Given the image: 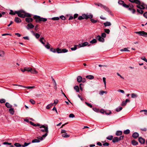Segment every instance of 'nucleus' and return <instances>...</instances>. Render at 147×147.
<instances>
[{"label":"nucleus","instance_id":"f257e3e1","mask_svg":"<svg viewBox=\"0 0 147 147\" xmlns=\"http://www.w3.org/2000/svg\"><path fill=\"white\" fill-rule=\"evenodd\" d=\"M40 128L41 129H39V131L43 132H46L45 134L42 135V137H40L39 138L40 140H42L43 139V138H45L48 135V134L49 132L48 126L47 125H42L40 127Z\"/></svg>","mask_w":147,"mask_h":147},{"label":"nucleus","instance_id":"f03ea898","mask_svg":"<svg viewBox=\"0 0 147 147\" xmlns=\"http://www.w3.org/2000/svg\"><path fill=\"white\" fill-rule=\"evenodd\" d=\"M33 18L35 19L36 22H40L41 21L45 22L47 21V19L41 18L40 16H34Z\"/></svg>","mask_w":147,"mask_h":147},{"label":"nucleus","instance_id":"7ed1b4c3","mask_svg":"<svg viewBox=\"0 0 147 147\" xmlns=\"http://www.w3.org/2000/svg\"><path fill=\"white\" fill-rule=\"evenodd\" d=\"M16 13L18 14V17L22 18H25L24 14L25 11H24L22 10L18 11Z\"/></svg>","mask_w":147,"mask_h":147},{"label":"nucleus","instance_id":"20e7f679","mask_svg":"<svg viewBox=\"0 0 147 147\" xmlns=\"http://www.w3.org/2000/svg\"><path fill=\"white\" fill-rule=\"evenodd\" d=\"M82 16L84 19H88V18H92L93 17V15L91 14H82Z\"/></svg>","mask_w":147,"mask_h":147},{"label":"nucleus","instance_id":"39448f33","mask_svg":"<svg viewBox=\"0 0 147 147\" xmlns=\"http://www.w3.org/2000/svg\"><path fill=\"white\" fill-rule=\"evenodd\" d=\"M56 51L57 53H65L68 51V50L66 49H61L59 48L56 49Z\"/></svg>","mask_w":147,"mask_h":147},{"label":"nucleus","instance_id":"423d86ee","mask_svg":"<svg viewBox=\"0 0 147 147\" xmlns=\"http://www.w3.org/2000/svg\"><path fill=\"white\" fill-rule=\"evenodd\" d=\"M137 34H138L140 36H144L145 37L147 36V33L144 31L136 32H135Z\"/></svg>","mask_w":147,"mask_h":147},{"label":"nucleus","instance_id":"0eeeda50","mask_svg":"<svg viewBox=\"0 0 147 147\" xmlns=\"http://www.w3.org/2000/svg\"><path fill=\"white\" fill-rule=\"evenodd\" d=\"M102 7L103 8L105 11L108 12L111 15H113V14L112 13L111 11L108 8V7L105 6L103 5L102 6Z\"/></svg>","mask_w":147,"mask_h":147},{"label":"nucleus","instance_id":"6e6552de","mask_svg":"<svg viewBox=\"0 0 147 147\" xmlns=\"http://www.w3.org/2000/svg\"><path fill=\"white\" fill-rule=\"evenodd\" d=\"M88 43L87 42H84L81 44H79L78 45L79 46V48L86 46L88 45Z\"/></svg>","mask_w":147,"mask_h":147},{"label":"nucleus","instance_id":"1a4fd4ad","mask_svg":"<svg viewBox=\"0 0 147 147\" xmlns=\"http://www.w3.org/2000/svg\"><path fill=\"white\" fill-rule=\"evenodd\" d=\"M96 38L100 42H103L105 41V39L99 35L96 36Z\"/></svg>","mask_w":147,"mask_h":147},{"label":"nucleus","instance_id":"9d476101","mask_svg":"<svg viewBox=\"0 0 147 147\" xmlns=\"http://www.w3.org/2000/svg\"><path fill=\"white\" fill-rule=\"evenodd\" d=\"M129 1L131 3H135L138 5L141 4L140 1L139 0H129Z\"/></svg>","mask_w":147,"mask_h":147},{"label":"nucleus","instance_id":"9b49d317","mask_svg":"<svg viewBox=\"0 0 147 147\" xmlns=\"http://www.w3.org/2000/svg\"><path fill=\"white\" fill-rule=\"evenodd\" d=\"M14 20L17 23H20L22 21L21 19L18 17H16Z\"/></svg>","mask_w":147,"mask_h":147},{"label":"nucleus","instance_id":"f8f14e48","mask_svg":"<svg viewBox=\"0 0 147 147\" xmlns=\"http://www.w3.org/2000/svg\"><path fill=\"white\" fill-rule=\"evenodd\" d=\"M139 142L141 144H144L145 142V140L142 137H139L138 139Z\"/></svg>","mask_w":147,"mask_h":147},{"label":"nucleus","instance_id":"ddd939ff","mask_svg":"<svg viewBox=\"0 0 147 147\" xmlns=\"http://www.w3.org/2000/svg\"><path fill=\"white\" fill-rule=\"evenodd\" d=\"M103 24L105 27L110 26L111 25V23L109 22H106L104 23Z\"/></svg>","mask_w":147,"mask_h":147},{"label":"nucleus","instance_id":"4468645a","mask_svg":"<svg viewBox=\"0 0 147 147\" xmlns=\"http://www.w3.org/2000/svg\"><path fill=\"white\" fill-rule=\"evenodd\" d=\"M27 28L29 29V28H32L34 27V26L31 23H29L27 25Z\"/></svg>","mask_w":147,"mask_h":147},{"label":"nucleus","instance_id":"2eb2a0df","mask_svg":"<svg viewBox=\"0 0 147 147\" xmlns=\"http://www.w3.org/2000/svg\"><path fill=\"white\" fill-rule=\"evenodd\" d=\"M25 21L28 23H30L33 21V19L31 18H25Z\"/></svg>","mask_w":147,"mask_h":147},{"label":"nucleus","instance_id":"dca6fc26","mask_svg":"<svg viewBox=\"0 0 147 147\" xmlns=\"http://www.w3.org/2000/svg\"><path fill=\"white\" fill-rule=\"evenodd\" d=\"M139 134L136 132L134 133L132 135V137L134 138H136L139 136Z\"/></svg>","mask_w":147,"mask_h":147},{"label":"nucleus","instance_id":"f3484780","mask_svg":"<svg viewBox=\"0 0 147 147\" xmlns=\"http://www.w3.org/2000/svg\"><path fill=\"white\" fill-rule=\"evenodd\" d=\"M119 141V138L116 137H114L112 140V141L114 143L117 142Z\"/></svg>","mask_w":147,"mask_h":147},{"label":"nucleus","instance_id":"a211bd4d","mask_svg":"<svg viewBox=\"0 0 147 147\" xmlns=\"http://www.w3.org/2000/svg\"><path fill=\"white\" fill-rule=\"evenodd\" d=\"M79 45H75L74 46V47H72L71 48V49L72 51H75L77 49V48H79Z\"/></svg>","mask_w":147,"mask_h":147},{"label":"nucleus","instance_id":"6ab92c4d","mask_svg":"<svg viewBox=\"0 0 147 147\" xmlns=\"http://www.w3.org/2000/svg\"><path fill=\"white\" fill-rule=\"evenodd\" d=\"M86 78L92 80L94 78V76L91 75H89L87 76H86Z\"/></svg>","mask_w":147,"mask_h":147},{"label":"nucleus","instance_id":"aec40b11","mask_svg":"<svg viewBox=\"0 0 147 147\" xmlns=\"http://www.w3.org/2000/svg\"><path fill=\"white\" fill-rule=\"evenodd\" d=\"M40 137L37 138L38 139H35L33 140L32 141V143H36V142H40V140H40V139H39V138Z\"/></svg>","mask_w":147,"mask_h":147},{"label":"nucleus","instance_id":"412c9836","mask_svg":"<svg viewBox=\"0 0 147 147\" xmlns=\"http://www.w3.org/2000/svg\"><path fill=\"white\" fill-rule=\"evenodd\" d=\"M30 72L32 74H37L38 73V72L36 70L35 68H33V69H32Z\"/></svg>","mask_w":147,"mask_h":147},{"label":"nucleus","instance_id":"4be33fe9","mask_svg":"<svg viewBox=\"0 0 147 147\" xmlns=\"http://www.w3.org/2000/svg\"><path fill=\"white\" fill-rule=\"evenodd\" d=\"M122 132L120 131H118L116 133V135L117 136L121 135L122 134Z\"/></svg>","mask_w":147,"mask_h":147},{"label":"nucleus","instance_id":"5701e85b","mask_svg":"<svg viewBox=\"0 0 147 147\" xmlns=\"http://www.w3.org/2000/svg\"><path fill=\"white\" fill-rule=\"evenodd\" d=\"M82 78L81 76H78L77 78V82H81L82 81Z\"/></svg>","mask_w":147,"mask_h":147},{"label":"nucleus","instance_id":"b1692460","mask_svg":"<svg viewBox=\"0 0 147 147\" xmlns=\"http://www.w3.org/2000/svg\"><path fill=\"white\" fill-rule=\"evenodd\" d=\"M5 105L7 108H11L12 107V105L8 102H7L5 103Z\"/></svg>","mask_w":147,"mask_h":147},{"label":"nucleus","instance_id":"393cba45","mask_svg":"<svg viewBox=\"0 0 147 147\" xmlns=\"http://www.w3.org/2000/svg\"><path fill=\"white\" fill-rule=\"evenodd\" d=\"M130 131L129 129H127L123 131V133L125 134H128L130 133Z\"/></svg>","mask_w":147,"mask_h":147},{"label":"nucleus","instance_id":"a878e982","mask_svg":"<svg viewBox=\"0 0 147 147\" xmlns=\"http://www.w3.org/2000/svg\"><path fill=\"white\" fill-rule=\"evenodd\" d=\"M53 104L51 103V104L48 105L46 107V108L47 109H49L50 107H51L52 106H53Z\"/></svg>","mask_w":147,"mask_h":147},{"label":"nucleus","instance_id":"bb28decb","mask_svg":"<svg viewBox=\"0 0 147 147\" xmlns=\"http://www.w3.org/2000/svg\"><path fill=\"white\" fill-rule=\"evenodd\" d=\"M17 11H15V12H14L12 10H11L10 11V12L9 13V14L11 15H15L16 14V12Z\"/></svg>","mask_w":147,"mask_h":147},{"label":"nucleus","instance_id":"cd10ccee","mask_svg":"<svg viewBox=\"0 0 147 147\" xmlns=\"http://www.w3.org/2000/svg\"><path fill=\"white\" fill-rule=\"evenodd\" d=\"M74 88L77 92H78L79 91V88L78 86H76L74 87Z\"/></svg>","mask_w":147,"mask_h":147},{"label":"nucleus","instance_id":"c85d7f7f","mask_svg":"<svg viewBox=\"0 0 147 147\" xmlns=\"http://www.w3.org/2000/svg\"><path fill=\"white\" fill-rule=\"evenodd\" d=\"M32 32L34 34V35L37 38H39V37L40 36V35L37 33H36L35 34H34V32H33V31H32Z\"/></svg>","mask_w":147,"mask_h":147},{"label":"nucleus","instance_id":"c756f323","mask_svg":"<svg viewBox=\"0 0 147 147\" xmlns=\"http://www.w3.org/2000/svg\"><path fill=\"white\" fill-rule=\"evenodd\" d=\"M138 96L135 93H132L131 94V97L132 98H134L137 97Z\"/></svg>","mask_w":147,"mask_h":147},{"label":"nucleus","instance_id":"7c9ffc66","mask_svg":"<svg viewBox=\"0 0 147 147\" xmlns=\"http://www.w3.org/2000/svg\"><path fill=\"white\" fill-rule=\"evenodd\" d=\"M5 55L4 52L3 51H0V56L3 57Z\"/></svg>","mask_w":147,"mask_h":147},{"label":"nucleus","instance_id":"2f4dec72","mask_svg":"<svg viewBox=\"0 0 147 147\" xmlns=\"http://www.w3.org/2000/svg\"><path fill=\"white\" fill-rule=\"evenodd\" d=\"M19 86H20L22 87H24L25 88H28V89L33 88L34 87V86L25 87V86H23L22 85H20Z\"/></svg>","mask_w":147,"mask_h":147},{"label":"nucleus","instance_id":"473e14b6","mask_svg":"<svg viewBox=\"0 0 147 147\" xmlns=\"http://www.w3.org/2000/svg\"><path fill=\"white\" fill-rule=\"evenodd\" d=\"M9 113L11 114L12 115H13L14 113V111L13 109L12 108H11L9 109Z\"/></svg>","mask_w":147,"mask_h":147},{"label":"nucleus","instance_id":"72a5a7b5","mask_svg":"<svg viewBox=\"0 0 147 147\" xmlns=\"http://www.w3.org/2000/svg\"><path fill=\"white\" fill-rule=\"evenodd\" d=\"M113 136H109L107 137L106 139L109 140H111L113 138Z\"/></svg>","mask_w":147,"mask_h":147},{"label":"nucleus","instance_id":"f704fd0d","mask_svg":"<svg viewBox=\"0 0 147 147\" xmlns=\"http://www.w3.org/2000/svg\"><path fill=\"white\" fill-rule=\"evenodd\" d=\"M62 136L64 138H68L70 136L67 134V133H65L62 134Z\"/></svg>","mask_w":147,"mask_h":147},{"label":"nucleus","instance_id":"c9c22d12","mask_svg":"<svg viewBox=\"0 0 147 147\" xmlns=\"http://www.w3.org/2000/svg\"><path fill=\"white\" fill-rule=\"evenodd\" d=\"M91 19L90 20V21L92 22L93 23H95L97 22L98 21L97 20H95L94 19L90 18Z\"/></svg>","mask_w":147,"mask_h":147},{"label":"nucleus","instance_id":"e433bc0d","mask_svg":"<svg viewBox=\"0 0 147 147\" xmlns=\"http://www.w3.org/2000/svg\"><path fill=\"white\" fill-rule=\"evenodd\" d=\"M132 144L134 145H136L138 144V142L134 140H133L132 141Z\"/></svg>","mask_w":147,"mask_h":147},{"label":"nucleus","instance_id":"4c0bfd02","mask_svg":"<svg viewBox=\"0 0 147 147\" xmlns=\"http://www.w3.org/2000/svg\"><path fill=\"white\" fill-rule=\"evenodd\" d=\"M44 45L45 46V47L47 49H50V45L48 42H47V45Z\"/></svg>","mask_w":147,"mask_h":147},{"label":"nucleus","instance_id":"58836bf2","mask_svg":"<svg viewBox=\"0 0 147 147\" xmlns=\"http://www.w3.org/2000/svg\"><path fill=\"white\" fill-rule=\"evenodd\" d=\"M122 109L123 108L122 107H117L116 109V111L117 112H119L121 111Z\"/></svg>","mask_w":147,"mask_h":147},{"label":"nucleus","instance_id":"ea45409f","mask_svg":"<svg viewBox=\"0 0 147 147\" xmlns=\"http://www.w3.org/2000/svg\"><path fill=\"white\" fill-rule=\"evenodd\" d=\"M51 19L53 20H58L59 19V18L58 17H55L52 18Z\"/></svg>","mask_w":147,"mask_h":147},{"label":"nucleus","instance_id":"a19ab883","mask_svg":"<svg viewBox=\"0 0 147 147\" xmlns=\"http://www.w3.org/2000/svg\"><path fill=\"white\" fill-rule=\"evenodd\" d=\"M118 3L121 5H123V4L124 3V2L122 0H119L118 1Z\"/></svg>","mask_w":147,"mask_h":147},{"label":"nucleus","instance_id":"79ce46f5","mask_svg":"<svg viewBox=\"0 0 147 147\" xmlns=\"http://www.w3.org/2000/svg\"><path fill=\"white\" fill-rule=\"evenodd\" d=\"M104 30L105 33L108 34H109L110 33V30L109 29H105Z\"/></svg>","mask_w":147,"mask_h":147},{"label":"nucleus","instance_id":"37998d69","mask_svg":"<svg viewBox=\"0 0 147 147\" xmlns=\"http://www.w3.org/2000/svg\"><path fill=\"white\" fill-rule=\"evenodd\" d=\"M24 14H25V17H27L30 18V17H31V15L29 13H26V12H25V13H24Z\"/></svg>","mask_w":147,"mask_h":147},{"label":"nucleus","instance_id":"c03bdc74","mask_svg":"<svg viewBox=\"0 0 147 147\" xmlns=\"http://www.w3.org/2000/svg\"><path fill=\"white\" fill-rule=\"evenodd\" d=\"M30 143H31L30 142H29V143H26V142H25V143H24V144L22 146V147H24L27 146L28 145L30 144Z\"/></svg>","mask_w":147,"mask_h":147},{"label":"nucleus","instance_id":"a18cd8bd","mask_svg":"<svg viewBox=\"0 0 147 147\" xmlns=\"http://www.w3.org/2000/svg\"><path fill=\"white\" fill-rule=\"evenodd\" d=\"M100 112L101 113H105V114L107 115H109L111 113V111H110V112L109 113H106L105 111H104L103 110H101L100 111Z\"/></svg>","mask_w":147,"mask_h":147},{"label":"nucleus","instance_id":"49530a36","mask_svg":"<svg viewBox=\"0 0 147 147\" xmlns=\"http://www.w3.org/2000/svg\"><path fill=\"white\" fill-rule=\"evenodd\" d=\"M14 145L16 147H20L22 146L21 144L19 143H16L14 144Z\"/></svg>","mask_w":147,"mask_h":147},{"label":"nucleus","instance_id":"de8ad7c7","mask_svg":"<svg viewBox=\"0 0 147 147\" xmlns=\"http://www.w3.org/2000/svg\"><path fill=\"white\" fill-rule=\"evenodd\" d=\"M25 69L26 71L30 72L31 70L32 69V68L31 67H26Z\"/></svg>","mask_w":147,"mask_h":147},{"label":"nucleus","instance_id":"09e8293b","mask_svg":"<svg viewBox=\"0 0 147 147\" xmlns=\"http://www.w3.org/2000/svg\"><path fill=\"white\" fill-rule=\"evenodd\" d=\"M97 42V41H96V39H93L92 40H91L90 42V43H95L96 42Z\"/></svg>","mask_w":147,"mask_h":147},{"label":"nucleus","instance_id":"8fccbe9b","mask_svg":"<svg viewBox=\"0 0 147 147\" xmlns=\"http://www.w3.org/2000/svg\"><path fill=\"white\" fill-rule=\"evenodd\" d=\"M50 51L51 52H53V53H55L56 52H57L56 51V49H54L53 48H51L50 49Z\"/></svg>","mask_w":147,"mask_h":147},{"label":"nucleus","instance_id":"3c124183","mask_svg":"<svg viewBox=\"0 0 147 147\" xmlns=\"http://www.w3.org/2000/svg\"><path fill=\"white\" fill-rule=\"evenodd\" d=\"M59 18L63 20H65L66 19L65 17L63 15L60 16Z\"/></svg>","mask_w":147,"mask_h":147},{"label":"nucleus","instance_id":"603ef678","mask_svg":"<svg viewBox=\"0 0 147 147\" xmlns=\"http://www.w3.org/2000/svg\"><path fill=\"white\" fill-rule=\"evenodd\" d=\"M5 101L6 100L4 99H1L0 100V103H4Z\"/></svg>","mask_w":147,"mask_h":147},{"label":"nucleus","instance_id":"864d4df0","mask_svg":"<svg viewBox=\"0 0 147 147\" xmlns=\"http://www.w3.org/2000/svg\"><path fill=\"white\" fill-rule=\"evenodd\" d=\"M44 39V38L43 37L41 38L40 40V41L42 44H43L44 45H45V43L42 41V40Z\"/></svg>","mask_w":147,"mask_h":147},{"label":"nucleus","instance_id":"5fc2aeb1","mask_svg":"<svg viewBox=\"0 0 147 147\" xmlns=\"http://www.w3.org/2000/svg\"><path fill=\"white\" fill-rule=\"evenodd\" d=\"M137 11L140 14H142L144 12V11L141 9H137Z\"/></svg>","mask_w":147,"mask_h":147},{"label":"nucleus","instance_id":"6e6d98bb","mask_svg":"<svg viewBox=\"0 0 147 147\" xmlns=\"http://www.w3.org/2000/svg\"><path fill=\"white\" fill-rule=\"evenodd\" d=\"M85 104L89 107H90V108H92V105L86 102Z\"/></svg>","mask_w":147,"mask_h":147},{"label":"nucleus","instance_id":"4d7b16f0","mask_svg":"<svg viewBox=\"0 0 147 147\" xmlns=\"http://www.w3.org/2000/svg\"><path fill=\"white\" fill-rule=\"evenodd\" d=\"M30 101L32 104H34L35 103V101L32 99H30Z\"/></svg>","mask_w":147,"mask_h":147},{"label":"nucleus","instance_id":"13d9d810","mask_svg":"<svg viewBox=\"0 0 147 147\" xmlns=\"http://www.w3.org/2000/svg\"><path fill=\"white\" fill-rule=\"evenodd\" d=\"M145 5L144 4L140 5L141 8L140 9H144L145 8Z\"/></svg>","mask_w":147,"mask_h":147},{"label":"nucleus","instance_id":"bf43d9fd","mask_svg":"<svg viewBox=\"0 0 147 147\" xmlns=\"http://www.w3.org/2000/svg\"><path fill=\"white\" fill-rule=\"evenodd\" d=\"M107 92L106 91H101L100 92V94L101 95H103L104 93H107Z\"/></svg>","mask_w":147,"mask_h":147},{"label":"nucleus","instance_id":"052dcab7","mask_svg":"<svg viewBox=\"0 0 147 147\" xmlns=\"http://www.w3.org/2000/svg\"><path fill=\"white\" fill-rule=\"evenodd\" d=\"M123 6L124 7H125V8H129V6L128 5H127L125 3H124L123 4Z\"/></svg>","mask_w":147,"mask_h":147},{"label":"nucleus","instance_id":"680f3d73","mask_svg":"<svg viewBox=\"0 0 147 147\" xmlns=\"http://www.w3.org/2000/svg\"><path fill=\"white\" fill-rule=\"evenodd\" d=\"M92 109L94 111L97 112H98L99 111V109L96 108H93Z\"/></svg>","mask_w":147,"mask_h":147},{"label":"nucleus","instance_id":"e2e57ef3","mask_svg":"<svg viewBox=\"0 0 147 147\" xmlns=\"http://www.w3.org/2000/svg\"><path fill=\"white\" fill-rule=\"evenodd\" d=\"M106 34L105 33H102L101 34V36L104 38L106 37Z\"/></svg>","mask_w":147,"mask_h":147},{"label":"nucleus","instance_id":"0e129e2a","mask_svg":"<svg viewBox=\"0 0 147 147\" xmlns=\"http://www.w3.org/2000/svg\"><path fill=\"white\" fill-rule=\"evenodd\" d=\"M122 51H129L128 50L127 48H124V49H122L121 50Z\"/></svg>","mask_w":147,"mask_h":147},{"label":"nucleus","instance_id":"69168bd1","mask_svg":"<svg viewBox=\"0 0 147 147\" xmlns=\"http://www.w3.org/2000/svg\"><path fill=\"white\" fill-rule=\"evenodd\" d=\"M141 59L144 61H146V62L147 63V59H146V58L145 57H143L141 58Z\"/></svg>","mask_w":147,"mask_h":147},{"label":"nucleus","instance_id":"338daca9","mask_svg":"<svg viewBox=\"0 0 147 147\" xmlns=\"http://www.w3.org/2000/svg\"><path fill=\"white\" fill-rule=\"evenodd\" d=\"M69 117L70 118H73L75 117V115H74V114L71 113L69 114Z\"/></svg>","mask_w":147,"mask_h":147},{"label":"nucleus","instance_id":"774afa93","mask_svg":"<svg viewBox=\"0 0 147 147\" xmlns=\"http://www.w3.org/2000/svg\"><path fill=\"white\" fill-rule=\"evenodd\" d=\"M143 16L147 19V12H145L143 14Z\"/></svg>","mask_w":147,"mask_h":147}]
</instances>
